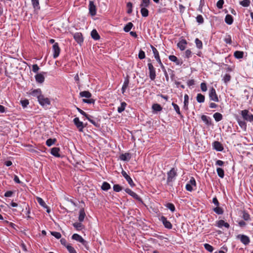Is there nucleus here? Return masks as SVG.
<instances>
[{"label": "nucleus", "mask_w": 253, "mask_h": 253, "mask_svg": "<svg viewBox=\"0 0 253 253\" xmlns=\"http://www.w3.org/2000/svg\"><path fill=\"white\" fill-rule=\"evenodd\" d=\"M141 13L143 17H147L148 15L149 11L147 9L144 7H141Z\"/></svg>", "instance_id": "nucleus-37"}, {"label": "nucleus", "mask_w": 253, "mask_h": 253, "mask_svg": "<svg viewBox=\"0 0 253 253\" xmlns=\"http://www.w3.org/2000/svg\"><path fill=\"white\" fill-rule=\"evenodd\" d=\"M66 248L70 253H77L75 249L69 245H67Z\"/></svg>", "instance_id": "nucleus-50"}, {"label": "nucleus", "mask_w": 253, "mask_h": 253, "mask_svg": "<svg viewBox=\"0 0 253 253\" xmlns=\"http://www.w3.org/2000/svg\"><path fill=\"white\" fill-rule=\"evenodd\" d=\"M35 9H40L39 0H31Z\"/></svg>", "instance_id": "nucleus-45"}, {"label": "nucleus", "mask_w": 253, "mask_h": 253, "mask_svg": "<svg viewBox=\"0 0 253 253\" xmlns=\"http://www.w3.org/2000/svg\"><path fill=\"white\" fill-rule=\"evenodd\" d=\"M196 99L199 103H203L205 101V96L201 93H198L196 97Z\"/></svg>", "instance_id": "nucleus-30"}, {"label": "nucleus", "mask_w": 253, "mask_h": 253, "mask_svg": "<svg viewBox=\"0 0 253 253\" xmlns=\"http://www.w3.org/2000/svg\"><path fill=\"white\" fill-rule=\"evenodd\" d=\"M80 95L81 97L89 98L91 96V94L88 91H81L80 93Z\"/></svg>", "instance_id": "nucleus-26"}, {"label": "nucleus", "mask_w": 253, "mask_h": 253, "mask_svg": "<svg viewBox=\"0 0 253 253\" xmlns=\"http://www.w3.org/2000/svg\"><path fill=\"white\" fill-rule=\"evenodd\" d=\"M201 88L203 91H206L207 90V85L206 83H202L201 84Z\"/></svg>", "instance_id": "nucleus-63"}, {"label": "nucleus", "mask_w": 253, "mask_h": 253, "mask_svg": "<svg viewBox=\"0 0 253 253\" xmlns=\"http://www.w3.org/2000/svg\"><path fill=\"white\" fill-rule=\"evenodd\" d=\"M133 27V24L131 22L128 23L124 28V30L126 32H128L132 27Z\"/></svg>", "instance_id": "nucleus-36"}, {"label": "nucleus", "mask_w": 253, "mask_h": 253, "mask_svg": "<svg viewBox=\"0 0 253 253\" xmlns=\"http://www.w3.org/2000/svg\"><path fill=\"white\" fill-rule=\"evenodd\" d=\"M233 21V19L232 16L231 15L227 14L225 18V22L228 25H231L232 24Z\"/></svg>", "instance_id": "nucleus-27"}, {"label": "nucleus", "mask_w": 253, "mask_h": 253, "mask_svg": "<svg viewBox=\"0 0 253 253\" xmlns=\"http://www.w3.org/2000/svg\"><path fill=\"white\" fill-rule=\"evenodd\" d=\"M202 120L208 126L211 125V122L209 120L210 118L206 115H202L201 117Z\"/></svg>", "instance_id": "nucleus-28"}, {"label": "nucleus", "mask_w": 253, "mask_h": 253, "mask_svg": "<svg viewBox=\"0 0 253 253\" xmlns=\"http://www.w3.org/2000/svg\"><path fill=\"white\" fill-rule=\"evenodd\" d=\"M241 114L245 120L250 122L253 121V115L250 113L248 110H242Z\"/></svg>", "instance_id": "nucleus-1"}, {"label": "nucleus", "mask_w": 253, "mask_h": 253, "mask_svg": "<svg viewBox=\"0 0 253 253\" xmlns=\"http://www.w3.org/2000/svg\"><path fill=\"white\" fill-rule=\"evenodd\" d=\"M73 226L75 228H76L77 229V230H80L82 228L83 225L80 222H75V223H73Z\"/></svg>", "instance_id": "nucleus-47"}, {"label": "nucleus", "mask_w": 253, "mask_h": 253, "mask_svg": "<svg viewBox=\"0 0 253 253\" xmlns=\"http://www.w3.org/2000/svg\"><path fill=\"white\" fill-rule=\"evenodd\" d=\"M138 57L140 59H143L145 58V52L143 50H140L139 51V52L138 54Z\"/></svg>", "instance_id": "nucleus-61"}, {"label": "nucleus", "mask_w": 253, "mask_h": 253, "mask_svg": "<svg viewBox=\"0 0 253 253\" xmlns=\"http://www.w3.org/2000/svg\"><path fill=\"white\" fill-rule=\"evenodd\" d=\"M239 125L242 128H245L246 127V124L244 121H238Z\"/></svg>", "instance_id": "nucleus-62"}, {"label": "nucleus", "mask_w": 253, "mask_h": 253, "mask_svg": "<svg viewBox=\"0 0 253 253\" xmlns=\"http://www.w3.org/2000/svg\"><path fill=\"white\" fill-rule=\"evenodd\" d=\"M243 218L246 221L250 220V215L247 212L244 211L243 213Z\"/></svg>", "instance_id": "nucleus-58"}, {"label": "nucleus", "mask_w": 253, "mask_h": 253, "mask_svg": "<svg viewBox=\"0 0 253 253\" xmlns=\"http://www.w3.org/2000/svg\"><path fill=\"white\" fill-rule=\"evenodd\" d=\"M21 105L23 108H25L29 104V101L27 99H24L20 101Z\"/></svg>", "instance_id": "nucleus-55"}, {"label": "nucleus", "mask_w": 253, "mask_h": 253, "mask_svg": "<svg viewBox=\"0 0 253 253\" xmlns=\"http://www.w3.org/2000/svg\"><path fill=\"white\" fill-rule=\"evenodd\" d=\"M125 191L126 193L130 195L131 196H132L133 198L135 199L136 200H138L140 202H142L141 199L139 197V196L136 194L135 192H133L132 190H131L129 188H126L125 189Z\"/></svg>", "instance_id": "nucleus-14"}, {"label": "nucleus", "mask_w": 253, "mask_h": 253, "mask_svg": "<svg viewBox=\"0 0 253 253\" xmlns=\"http://www.w3.org/2000/svg\"><path fill=\"white\" fill-rule=\"evenodd\" d=\"M73 122L80 131H83L84 126L83 123L80 121L79 118L77 117L74 118Z\"/></svg>", "instance_id": "nucleus-8"}, {"label": "nucleus", "mask_w": 253, "mask_h": 253, "mask_svg": "<svg viewBox=\"0 0 253 253\" xmlns=\"http://www.w3.org/2000/svg\"><path fill=\"white\" fill-rule=\"evenodd\" d=\"M195 43L196 45V46L199 49H201L203 47V43L201 40H200L199 39L196 38L195 40Z\"/></svg>", "instance_id": "nucleus-42"}, {"label": "nucleus", "mask_w": 253, "mask_h": 253, "mask_svg": "<svg viewBox=\"0 0 253 253\" xmlns=\"http://www.w3.org/2000/svg\"><path fill=\"white\" fill-rule=\"evenodd\" d=\"M224 42L229 44H231L232 43V40H231V37L230 35H227L224 39Z\"/></svg>", "instance_id": "nucleus-56"}, {"label": "nucleus", "mask_w": 253, "mask_h": 253, "mask_svg": "<svg viewBox=\"0 0 253 253\" xmlns=\"http://www.w3.org/2000/svg\"><path fill=\"white\" fill-rule=\"evenodd\" d=\"M89 13L92 16H94L96 14V6L94 5V2L92 1H89Z\"/></svg>", "instance_id": "nucleus-16"}, {"label": "nucleus", "mask_w": 253, "mask_h": 253, "mask_svg": "<svg viewBox=\"0 0 253 253\" xmlns=\"http://www.w3.org/2000/svg\"><path fill=\"white\" fill-rule=\"evenodd\" d=\"M234 55L237 59L242 58L244 55V52L241 51H236L234 53Z\"/></svg>", "instance_id": "nucleus-31"}, {"label": "nucleus", "mask_w": 253, "mask_h": 253, "mask_svg": "<svg viewBox=\"0 0 253 253\" xmlns=\"http://www.w3.org/2000/svg\"><path fill=\"white\" fill-rule=\"evenodd\" d=\"M186 44L187 42L186 40H182L177 43V46L180 48V50H183L185 49Z\"/></svg>", "instance_id": "nucleus-21"}, {"label": "nucleus", "mask_w": 253, "mask_h": 253, "mask_svg": "<svg viewBox=\"0 0 253 253\" xmlns=\"http://www.w3.org/2000/svg\"><path fill=\"white\" fill-rule=\"evenodd\" d=\"M29 94L34 97H37L38 100L40 99L41 96L42 95V91L40 88L30 90L29 92Z\"/></svg>", "instance_id": "nucleus-10"}, {"label": "nucleus", "mask_w": 253, "mask_h": 253, "mask_svg": "<svg viewBox=\"0 0 253 253\" xmlns=\"http://www.w3.org/2000/svg\"><path fill=\"white\" fill-rule=\"evenodd\" d=\"M205 248L210 252H212L213 250V248L208 244H204Z\"/></svg>", "instance_id": "nucleus-52"}, {"label": "nucleus", "mask_w": 253, "mask_h": 253, "mask_svg": "<svg viewBox=\"0 0 253 253\" xmlns=\"http://www.w3.org/2000/svg\"><path fill=\"white\" fill-rule=\"evenodd\" d=\"M126 106V103L125 102H123L121 104V106L118 108V112L120 113L123 112Z\"/></svg>", "instance_id": "nucleus-34"}, {"label": "nucleus", "mask_w": 253, "mask_h": 253, "mask_svg": "<svg viewBox=\"0 0 253 253\" xmlns=\"http://www.w3.org/2000/svg\"><path fill=\"white\" fill-rule=\"evenodd\" d=\"M213 211L218 214H222L223 213V210L221 208L218 207V206L214 208Z\"/></svg>", "instance_id": "nucleus-46"}, {"label": "nucleus", "mask_w": 253, "mask_h": 253, "mask_svg": "<svg viewBox=\"0 0 253 253\" xmlns=\"http://www.w3.org/2000/svg\"><path fill=\"white\" fill-rule=\"evenodd\" d=\"M46 72H42L39 74H37L35 76V79L37 83L42 84L44 81V75L46 74Z\"/></svg>", "instance_id": "nucleus-9"}, {"label": "nucleus", "mask_w": 253, "mask_h": 253, "mask_svg": "<svg viewBox=\"0 0 253 253\" xmlns=\"http://www.w3.org/2000/svg\"><path fill=\"white\" fill-rule=\"evenodd\" d=\"M172 105L173 106V107L174 110H175V111L176 112V113L178 115H180V118H183V116L181 115V114L180 113V109H179L178 106L177 104H175L174 103H172Z\"/></svg>", "instance_id": "nucleus-35"}, {"label": "nucleus", "mask_w": 253, "mask_h": 253, "mask_svg": "<svg viewBox=\"0 0 253 253\" xmlns=\"http://www.w3.org/2000/svg\"><path fill=\"white\" fill-rule=\"evenodd\" d=\"M39 70V67L37 64H34L32 67V71L34 73H37Z\"/></svg>", "instance_id": "nucleus-64"}, {"label": "nucleus", "mask_w": 253, "mask_h": 253, "mask_svg": "<svg viewBox=\"0 0 253 253\" xmlns=\"http://www.w3.org/2000/svg\"><path fill=\"white\" fill-rule=\"evenodd\" d=\"M91 36L95 40H98L100 39V36L96 30H93L91 32Z\"/></svg>", "instance_id": "nucleus-23"}, {"label": "nucleus", "mask_w": 253, "mask_h": 253, "mask_svg": "<svg viewBox=\"0 0 253 253\" xmlns=\"http://www.w3.org/2000/svg\"><path fill=\"white\" fill-rule=\"evenodd\" d=\"M213 117L216 122L221 121L223 118L222 114L218 112L214 113Z\"/></svg>", "instance_id": "nucleus-29"}, {"label": "nucleus", "mask_w": 253, "mask_h": 253, "mask_svg": "<svg viewBox=\"0 0 253 253\" xmlns=\"http://www.w3.org/2000/svg\"><path fill=\"white\" fill-rule=\"evenodd\" d=\"M113 190L117 192H119L122 190V187L119 184H115L113 186Z\"/></svg>", "instance_id": "nucleus-49"}, {"label": "nucleus", "mask_w": 253, "mask_h": 253, "mask_svg": "<svg viewBox=\"0 0 253 253\" xmlns=\"http://www.w3.org/2000/svg\"><path fill=\"white\" fill-rule=\"evenodd\" d=\"M150 2V0H142L140 6V7H148L149 5Z\"/></svg>", "instance_id": "nucleus-40"}, {"label": "nucleus", "mask_w": 253, "mask_h": 253, "mask_svg": "<svg viewBox=\"0 0 253 253\" xmlns=\"http://www.w3.org/2000/svg\"><path fill=\"white\" fill-rule=\"evenodd\" d=\"M209 97L211 100L214 101L215 102L219 101L215 89L213 87H211L210 90Z\"/></svg>", "instance_id": "nucleus-5"}, {"label": "nucleus", "mask_w": 253, "mask_h": 253, "mask_svg": "<svg viewBox=\"0 0 253 253\" xmlns=\"http://www.w3.org/2000/svg\"><path fill=\"white\" fill-rule=\"evenodd\" d=\"M152 109L154 111L158 112L162 110V107L158 104H154L152 106Z\"/></svg>", "instance_id": "nucleus-39"}, {"label": "nucleus", "mask_w": 253, "mask_h": 253, "mask_svg": "<svg viewBox=\"0 0 253 253\" xmlns=\"http://www.w3.org/2000/svg\"><path fill=\"white\" fill-rule=\"evenodd\" d=\"M224 4L223 0H219L216 3V6L219 8L221 9L223 7V4Z\"/></svg>", "instance_id": "nucleus-59"}, {"label": "nucleus", "mask_w": 253, "mask_h": 253, "mask_svg": "<svg viewBox=\"0 0 253 253\" xmlns=\"http://www.w3.org/2000/svg\"><path fill=\"white\" fill-rule=\"evenodd\" d=\"M37 201L38 202V203L43 208H46V205L44 202V201L40 197H37Z\"/></svg>", "instance_id": "nucleus-41"}, {"label": "nucleus", "mask_w": 253, "mask_h": 253, "mask_svg": "<svg viewBox=\"0 0 253 253\" xmlns=\"http://www.w3.org/2000/svg\"><path fill=\"white\" fill-rule=\"evenodd\" d=\"M83 101L84 103L88 104H93L94 103L95 100L93 99H83Z\"/></svg>", "instance_id": "nucleus-60"}, {"label": "nucleus", "mask_w": 253, "mask_h": 253, "mask_svg": "<svg viewBox=\"0 0 253 253\" xmlns=\"http://www.w3.org/2000/svg\"><path fill=\"white\" fill-rule=\"evenodd\" d=\"M74 38L75 41L80 44L83 42L84 39L81 33H76L74 35Z\"/></svg>", "instance_id": "nucleus-15"}, {"label": "nucleus", "mask_w": 253, "mask_h": 253, "mask_svg": "<svg viewBox=\"0 0 253 253\" xmlns=\"http://www.w3.org/2000/svg\"><path fill=\"white\" fill-rule=\"evenodd\" d=\"M131 158V155L129 153L122 154L120 156V159L124 161H128Z\"/></svg>", "instance_id": "nucleus-18"}, {"label": "nucleus", "mask_w": 253, "mask_h": 253, "mask_svg": "<svg viewBox=\"0 0 253 253\" xmlns=\"http://www.w3.org/2000/svg\"><path fill=\"white\" fill-rule=\"evenodd\" d=\"M129 82V79L128 78H126L125 79L124 84L123 85V86L122 87V91L123 94H124V93L126 91V89L128 87Z\"/></svg>", "instance_id": "nucleus-24"}, {"label": "nucleus", "mask_w": 253, "mask_h": 253, "mask_svg": "<svg viewBox=\"0 0 253 253\" xmlns=\"http://www.w3.org/2000/svg\"><path fill=\"white\" fill-rule=\"evenodd\" d=\"M151 46L153 52L154 53L155 58H156V57L159 56V52L157 50V49L152 45H151Z\"/></svg>", "instance_id": "nucleus-57"}, {"label": "nucleus", "mask_w": 253, "mask_h": 253, "mask_svg": "<svg viewBox=\"0 0 253 253\" xmlns=\"http://www.w3.org/2000/svg\"><path fill=\"white\" fill-rule=\"evenodd\" d=\"M126 6L128 8L127 10V13L128 14H130L132 12V3L130 2H128L127 3Z\"/></svg>", "instance_id": "nucleus-48"}, {"label": "nucleus", "mask_w": 253, "mask_h": 253, "mask_svg": "<svg viewBox=\"0 0 253 253\" xmlns=\"http://www.w3.org/2000/svg\"><path fill=\"white\" fill-rule=\"evenodd\" d=\"M111 188L110 185L107 182H103L101 186L102 190L104 191H107Z\"/></svg>", "instance_id": "nucleus-32"}, {"label": "nucleus", "mask_w": 253, "mask_h": 253, "mask_svg": "<svg viewBox=\"0 0 253 253\" xmlns=\"http://www.w3.org/2000/svg\"><path fill=\"white\" fill-rule=\"evenodd\" d=\"M214 149L218 151H222L223 150V147L221 143L218 141H214L213 143Z\"/></svg>", "instance_id": "nucleus-17"}, {"label": "nucleus", "mask_w": 253, "mask_h": 253, "mask_svg": "<svg viewBox=\"0 0 253 253\" xmlns=\"http://www.w3.org/2000/svg\"><path fill=\"white\" fill-rule=\"evenodd\" d=\"M231 79V76L228 74H226L223 77L222 80L225 84H227L229 83Z\"/></svg>", "instance_id": "nucleus-33"}, {"label": "nucleus", "mask_w": 253, "mask_h": 253, "mask_svg": "<svg viewBox=\"0 0 253 253\" xmlns=\"http://www.w3.org/2000/svg\"><path fill=\"white\" fill-rule=\"evenodd\" d=\"M51 234L54 237H55L56 239H60L61 237V234L58 232H51Z\"/></svg>", "instance_id": "nucleus-54"}, {"label": "nucleus", "mask_w": 253, "mask_h": 253, "mask_svg": "<svg viewBox=\"0 0 253 253\" xmlns=\"http://www.w3.org/2000/svg\"><path fill=\"white\" fill-rule=\"evenodd\" d=\"M169 58L171 61L175 62L177 65L182 64V62H180L177 58L174 55H169Z\"/></svg>", "instance_id": "nucleus-22"}, {"label": "nucleus", "mask_w": 253, "mask_h": 253, "mask_svg": "<svg viewBox=\"0 0 253 253\" xmlns=\"http://www.w3.org/2000/svg\"><path fill=\"white\" fill-rule=\"evenodd\" d=\"M72 239L73 240H76L77 241L79 242L80 243H82L85 247V248L88 250V248L87 247V242L84 240L81 236L79 235L78 234H74L72 235Z\"/></svg>", "instance_id": "nucleus-2"}, {"label": "nucleus", "mask_w": 253, "mask_h": 253, "mask_svg": "<svg viewBox=\"0 0 253 253\" xmlns=\"http://www.w3.org/2000/svg\"><path fill=\"white\" fill-rule=\"evenodd\" d=\"M53 57L54 59L56 58L59 55L60 49L58 46V44L56 42L53 45Z\"/></svg>", "instance_id": "nucleus-11"}, {"label": "nucleus", "mask_w": 253, "mask_h": 253, "mask_svg": "<svg viewBox=\"0 0 253 253\" xmlns=\"http://www.w3.org/2000/svg\"><path fill=\"white\" fill-rule=\"evenodd\" d=\"M167 183L169 184L173 180V179L176 175V172L174 168H172L170 171L168 172Z\"/></svg>", "instance_id": "nucleus-3"}, {"label": "nucleus", "mask_w": 253, "mask_h": 253, "mask_svg": "<svg viewBox=\"0 0 253 253\" xmlns=\"http://www.w3.org/2000/svg\"><path fill=\"white\" fill-rule=\"evenodd\" d=\"M60 149L58 147L52 148L51 150V154L56 157H60V155L59 154Z\"/></svg>", "instance_id": "nucleus-20"}, {"label": "nucleus", "mask_w": 253, "mask_h": 253, "mask_svg": "<svg viewBox=\"0 0 253 253\" xmlns=\"http://www.w3.org/2000/svg\"><path fill=\"white\" fill-rule=\"evenodd\" d=\"M216 225L219 228H221L222 226H224L226 228H228L230 226L229 224L227 222H225L223 220H219L217 221L216 222Z\"/></svg>", "instance_id": "nucleus-19"}, {"label": "nucleus", "mask_w": 253, "mask_h": 253, "mask_svg": "<svg viewBox=\"0 0 253 253\" xmlns=\"http://www.w3.org/2000/svg\"><path fill=\"white\" fill-rule=\"evenodd\" d=\"M148 69L149 70V77L151 80L153 81L155 80L156 77V72H155V69L154 67H153L152 63H148Z\"/></svg>", "instance_id": "nucleus-7"}, {"label": "nucleus", "mask_w": 253, "mask_h": 253, "mask_svg": "<svg viewBox=\"0 0 253 253\" xmlns=\"http://www.w3.org/2000/svg\"><path fill=\"white\" fill-rule=\"evenodd\" d=\"M216 171H217L218 175L220 177H221V178H223L224 177V170H223V169H222L220 168H218L216 169Z\"/></svg>", "instance_id": "nucleus-38"}, {"label": "nucleus", "mask_w": 253, "mask_h": 253, "mask_svg": "<svg viewBox=\"0 0 253 253\" xmlns=\"http://www.w3.org/2000/svg\"><path fill=\"white\" fill-rule=\"evenodd\" d=\"M161 221L163 222L165 227L168 229H171L172 228V224L171 223L168 221L166 217L164 216H162L160 218Z\"/></svg>", "instance_id": "nucleus-13"}, {"label": "nucleus", "mask_w": 253, "mask_h": 253, "mask_svg": "<svg viewBox=\"0 0 253 253\" xmlns=\"http://www.w3.org/2000/svg\"><path fill=\"white\" fill-rule=\"evenodd\" d=\"M56 141V139L55 138H54V139H51V138H49V139H48L46 141V144L48 146H51L52 144H54L55 143V142Z\"/></svg>", "instance_id": "nucleus-43"}, {"label": "nucleus", "mask_w": 253, "mask_h": 253, "mask_svg": "<svg viewBox=\"0 0 253 253\" xmlns=\"http://www.w3.org/2000/svg\"><path fill=\"white\" fill-rule=\"evenodd\" d=\"M122 174L123 176L125 177V178L126 179V180L127 181L128 184L131 186V187L134 186V184L131 178V177L127 174V173L124 170H122Z\"/></svg>", "instance_id": "nucleus-12"}, {"label": "nucleus", "mask_w": 253, "mask_h": 253, "mask_svg": "<svg viewBox=\"0 0 253 253\" xmlns=\"http://www.w3.org/2000/svg\"><path fill=\"white\" fill-rule=\"evenodd\" d=\"M166 207L169 210H170L172 212H173L175 211V207L174 205L172 203H168L167 204Z\"/></svg>", "instance_id": "nucleus-51"}, {"label": "nucleus", "mask_w": 253, "mask_h": 253, "mask_svg": "<svg viewBox=\"0 0 253 253\" xmlns=\"http://www.w3.org/2000/svg\"><path fill=\"white\" fill-rule=\"evenodd\" d=\"M196 21L199 24H202L204 23V18L201 15H198L196 17Z\"/></svg>", "instance_id": "nucleus-53"}, {"label": "nucleus", "mask_w": 253, "mask_h": 253, "mask_svg": "<svg viewBox=\"0 0 253 253\" xmlns=\"http://www.w3.org/2000/svg\"><path fill=\"white\" fill-rule=\"evenodd\" d=\"M237 238L239 239L241 242L245 246L249 245L250 242V239L249 237L245 235L239 234L237 235Z\"/></svg>", "instance_id": "nucleus-4"}, {"label": "nucleus", "mask_w": 253, "mask_h": 253, "mask_svg": "<svg viewBox=\"0 0 253 253\" xmlns=\"http://www.w3.org/2000/svg\"><path fill=\"white\" fill-rule=\"evenodd\" d=\"M85 216V213L84 209H81L80 211V214L79 216V220L80 221V222H82L84 221Z\"/></svg>", "instance_id": "nucleus-25"}, {"label": "nucleus", "mask_w": 253, "mask_h": 253, "mask_svg": "<svg viewBox=\"0 0 253 253\" xmlns=\"http://www.w3.org/2000/svg\"><path fill=\"white\" fill-rule=\"evenodd\" d=\"M240 4L244 7H248L250 4V0H243L240 2Z\"/></svg>", "instance_id": "nucleus-44"}, {"label": "nucleus", "mask_w": 253, "mask_h": 253, "mask_svg": "<svg viewBox=\"0 0 253 253\" xmlns=\"http://www.w3.org/2000/svg\"><path fill=\"white\" fill-rule=\"evenodd\" d=\"M38 101L40 104L43 107H45L47 105L50 104V101L49 99L47 97H44L43 95L41 96L40 99L38 100Z\"/></svg>", "instance_id": "nucleus-6"}]
</instances>
